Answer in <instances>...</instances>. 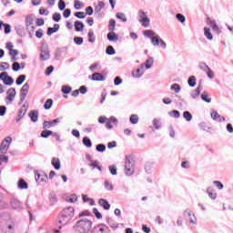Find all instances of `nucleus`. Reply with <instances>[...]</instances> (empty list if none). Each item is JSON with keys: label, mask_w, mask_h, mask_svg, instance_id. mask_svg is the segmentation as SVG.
I'll use <instances>...</instances> for the list:
<instances>
[{"label": "nucleus", "mask_w": 233, "mask_h": 233, "mask_svg": "<svg viewBox=\"0 0 233 233\" xmlns=\"http://www.w3.org/2000/svg\"><path fill=\"white\" fill-rule=\"evenodd\" d=\"M211 117L212 119H214L215 121H225V117L219 116V113H218L217 111H213L211 113Z\"/></svg>", "instance_id": "17"}, {"label": "nucleus", "mask_w": 233, "mask_h": 233, "mask_svg": "<svg viewBox=\"0 0 233 233\" xmlns=\"http://www.w3.org/2000/svg\"><path fill=\"white\" fill-rule=\"evenodd\" d=\"M83 145H85V147H86L87 148H90L92 147V140H90V138H88L87 137H85L83 138Z\"/></svg>", "instance_id": "31"}, {"label": "nucleus", "mask_w": 233, "mask_h": 233, "mask_svg": "<svg viewBox=\"0 0 233 233\" xmlns=\"http://www.w3.org/2000/svg\"><path fill=\"white\" fill-rule=\"evenodd\" d=\"M116 18L123 21V23H127V15H125L123 13H116Z\"/></svg>", "instance_id": "42"}, {"label": "nucleus", "mask_w": 233, "mask_h": 233, "mask_svg": "<svg viewBox=\"0 0 233 233\" xmlns=\"http://www.w3.org/2000/svg\"><path fill=\"white\" fill-rule=\"evenodd\" d=\"M92 81H105V76L101 73H94L92 75Z\"/></svg>", "instance_id": "15"}, {"label": "nucleus", "mask_w": 233, "mask_h": 233, "mask_svg": "<svg viewBox=\"0 0 233 233\" xmlns=\"http://www.w3.org/2000/svg\"><path fill=\"white\" fill-rule=\"evenodd\" d=\"M204 35L207 37V39H208L209 41H212L213 36H212V33L210 32V28L208 27L204 28Z\"/></svg>", "instance_id": "25"}, {"label": "nucleus", "mask_w": 233, "mask_h": 233, "mask_svg": "<svg viewBox=\"0 0 233 233\" xmlns=\"http://www.w3.org/2000/svg\"><path fill=\"white\" fill-rule=\"evenodd\" d=\"M88 41L89 43H94V41H96V35H94V31L88 32Z\"/></svg>", "instance_id": "46"}, {"label": "nucleus", "mask_w": 233, "mask_h": 233, "mask_svg": "<svg viewBox=\"0 0 233 233\" xmlns=\"http://www.w3.org/2000/svg\"><path fill=\"white\" fill-rule=\"evenodd\" d=\"M74 6L76 10H80L81 6H83V4L79 0H75Z\"/></svg>", "instance_id": "57"}, {"label": "nucleus", "mask_w": 233, "mask_h": 233, "mask_svg": "<svg viewBox=\"0 0 233 233\" xmlns=\"http://www.w3.org/2000/svg\"><path fill=\"white\" fill-rule=\"evenodd\" d=\"M159 37L158 36H153L151 38V43L154 46H159Z\"/></svg>", "instance_id": "43"}, {"label": "nucleus", "mask_w": 233, "mask_h": 233, "mask_svg": "<svg viewBox=\"0 0 233 233\" xmlns=\"http://www.w3.org/2000/svg\"><path fill=\"white\" fill-rule=\"evenodd\" d=\"M187 83L189 86H196V76H190L187 80Z\"/></svg>", "instance_id": "52"}, {"label": "nucleus", "mask_w": 233, "mask_h": 233, "mask_svg": "<svg viewBox=\"0 0 233 233\" xmlns=\"http://www.w3.org/2000/svg\"><path fill=\"white\" fill-rule=\"evenodd\" d=\"M201 99L206 101V103H210V101H212V99L208 97V94H207V92L202 93Z\"/></svg>", "instance_id": "38"}, {"label": "nucleus", "mask_w": 233, "mask_h": 233, "mask_svg": "<svg viewBox=\"0 0 233 233\" xmlns=\"http://www.w3.org/2000/svg\"><path fill=\"white\" fill-rule=\"evenodd\" d=\"M5 48L9 51V56H12L13 61H15L17 59L16 56H18L19 52L14 49V45L11 42H8Z\"/></svg>", "instance_id": "6"}, {"label": "nucleus", "mask_w": 233, "mask_h": 233, "mask_svg": "<svg viewBox=\"0 0 233 233\" xmlns=\"http://www.w3.org/2000/svg\"><path fill=\"white\" fill-rule=\"evenodd\" d=\"M207 25L211 26L212 30H214L216 33L221 34V29L219 28L218 24H216V21L210 19V17L207 18Z\"/></svg>", "instance_id": "9"}, {"label": "nucleus", "mask_w": 233, "mask_h": 233, "mask_svg": "<svg viewBox=\"0 0 233 233\" xmlns=\"http://www.w3.org/2000/svg\"><path fill=\"white\" fill-rule=\"evenodd\" d=\"M107 39L108 41H117L119 39V36L114 33V31L107 34Z\"/></svg>", "instance_id": "22"}, {"label": "nucleus", "mask_w": 233, "mask_h": 233, "mask_svg": "<svg viewBox=\"0 0 233 233\" xmlns=\"http://www.w3.org/2000/svg\"><path fill=\"white\" fill-rule=\"evenodd\" d=\"M18 188L21 190L28 188V184L25 181V179L21 178L18 181Z\"/></svg>", "instance_id": "23"}, {"label": "nucleus", "mask_w": 233, "mask_h": 233, "mask_svg": "<svg viewBox=\"0 0 233 233\" xmlns=\"http://www.w3.org/2000/svg\"><path fill=\"white\" fill-rule=\"evenodd\" d=\"M49 58H50V52H48V50H42L40 54L41 61H46Z\"/></svg>", "instance_id": "16"}, {"label": "nucleus", "mask_w": 233, "mask_h": 233, "mask_svg": "<svg viewBox=\"0 0 233 233\" xmlns=\"http://www.w3.org/2000/svg\"><path fill=\"white\" fill-rule=\"evenodd\" d=\"M29 90H30V85H28L27 83L25 84L22 86V88L20 90V99H21V101H25Z\"/></svg>", "instance_id": "8"}, {"label": "nucleus", "mask_w": 233, "mask_h": 233, "mask_svg": "<svg viewBox=\"0 0 233 233\" xmlns=\"http://www.w3.org/2000/svg\"><path fill=\"white\" fill-rule=\"evenodd\" d=\"M2 232L4 233H14V225H7L2 227Z\"/></svg>", "instance_id": "20"}, {"label": "nucleus", "mask_w": 233, "mask_h": 233, "mask_svg": "<svg viewBox=\"0 0 233 233\" xmlns=\"http://www.w3.org/2000/svg\"><path fill=\"white\" fill-rule=\"evenodd\" d=\"M139 23H141L142 26H145V28H147V26H150V18L148 17L143 18V20H139Z\"/></svg>", "instance_id": "30"}, {"label": "nucleus", "mask_w": 233, "mask_h": 233, "mask_svg": "<svg viewBox=\"0 0 233 233\" xmlns=\"http://www.w3.org/2000/svg\"><path fill=\"white\" fill-rule=\"evenodd\" d=\"M207 193L210 199H216V197L218 196L216 190H214L212 187H208Z\"/></svg>", "instance_id": "18"}, {"label": "nucleus", "mask_w": 233, "mask_h": 233, "mask_svg": "<svg viewBox=\"0 0 233 233\" xmlns=\"http://www.w3.org/2000/svg\"><path fill=\"white\" fill-rule=\"evenodd\" d=\"M183 116L186 118V121H192V114L190 112L185 111Z\"/></svg>", "instance_id": "45"}, {"label": "nucleus", "mask_w": 233, "mask_h": 233, "mask_svg": "<svg viewBox=\"0 0 233 233\" xmlns=\"http://www.w3.org/2000/svg\"><path fill=\"white\" fill-rule=\"evenodd\" d=\"M25 114H26V107H25V106H23L19 109V111H18L17 121L21 120V118H23Z\"/></svg>", "instance_id": "21"}, {"label": "nucleus", "mask_w": 233, "mask_h": 233, "mask_svg": "<svg viewBox=\"0 0 233 233\" xmlns=\"http://www.w3.org/2000/svg\"><path fill=\"white\" fill-rule=\"evenodd\" d=\"M39 14H40V15H49L50 11H48V9H46L45 7H40Z\"/></svg>", "instance_id": "44"}, {"label": "nucleus", "mask_w": 233, "mask_h": 233, "mask_svg": "<svg viewBox=\"0 0 233 233\" xmlns=\"http://www.w3.org/2000/svg\"><path fill=\"white\" fill-rule=\"evenodd\" d=\"M43 127L44 128H52V127H54V124L52 123V121H44Z\"/></svg>", "instance_id": "58"}, {"label": "nucleus", "mask_w": 233, "mask_h": 233, "mask_svg": "<svg viewBox=\"0 0 233 233\" xmlns=\"http://www.w3.org/2000/svg\"><path fill=\"white\" fill-rule=\"evenodd\" d=\"M53 19L56 22L59 23L61 21V14L56 13L53 15Z\"/></svg>", "instance_id": "63"}, {"label": "nucleus", "mask_w": 233, "mask_h": 233, "mask_svg": "<svg viewBox=\"0 0 233 233\" xmlns=\"http://www.w3.org/2000/svg\"><path fill=\"white\" fill-rule=\"evenodd\" d=\"M199 94H201L200 86L197 87V89L193 92L192 97L195 99V97H198V96H199Z\"/></svg>", "instance_id": "59"}, {"label": "nucleus", "mask_w": 233, "mask_h": 233, "mask_svg": "<svg viewBox=\"0 0 233 233\" xmlns=\"http://www.w3.org/2000/svg\"><path fill=\"white\" fill-rule=\"evenodd\" d=\"M106 54H107V56H114V54H116V50L112 46H108L106 47Z\"/></svg>", "instance_id": "37"}, {"label": "nucleus", "mask_w": 233, "mask_h": 233, "mask_svg": "<svg viewBox=\"0 0 233 233\" xmlns=\"http://www.w3.org/2000/svg\"><path fill=\"white\" fill-rule=\"evenodd\" d=\"M125 172L127 176H132L134 174V165L130 157H126Z\"/></svg>", "instance_id": "4"}, {"label": "nucleus", "mask_w": 233, "mask_h": 233, "mask_svg": "<svg viewBox=\"0 0 233 233\" xmlns=\"http://www.w3.org/2000/svg\"><path fill=\"white\" fill-rule=\"evenodd\" d=\"M184 218V221H188L190 225H196L198 219L196 218V215L190 209H187L182 215Z\"/></svg>", "instance_id": "3"}, {"label": "nucleus", "mask_w": 233, "mask_h": 233, "mask_svg": "<svg viewBox=\"0 0 233 233\" xmlns=\"http://www.w3.org/2000/svg\"><path fill=\"white\" fill-rule=\"evenodd\" d=\"M10 68V64L4 62L0 64V72H3V70H8Z\"/></svg>", "instance_id": "41"}, {"label": "nucleus", "mask_w": 233, "mask_h": 233, "mask_svg": "<svg viewBox=\"0 0 233 233\" xmlns=\"http://www.w3.org/2000/svg\"><path fill=\"white\" fill-rule=\"evenodd\" d=\"M93 213L95 214L97 219H103V215H101V213L99 212V210H97V208H94Z\"/></svg>", "instance_id": "48"}, {"label": "nucleus", "mask_w": 233, "mask_h": 233, "mask_svg": "<svg viewBox=\"0 0 233 233\" xmlns=\"http://www.w3.org/2000/svg\"><path fill=\"white\" fill-rule=\"evenodd\" d=\"M106 150V146L103 145V144H98L96 146V151L97 152H105Z\"/></svg>", "instance_id": "49"}, {"label": "nucleus", "mask_w": 233, "mask_h": 233, "mask_svg": "<svg viewBox=\"0 0 233 233\" xmlns=\"http://www.w3.org/2000/svg\"><path fill=\"white\" fill-rule=\"evenodd\" d=\"M82 199L84 203H89L90 205H96V201L94 199L88 198L86 195H82Z\"/></svg>", "instance_id": "27"}, {"label": "nucleus", "mask_w": 233, "mask_h": 233, "mask_svg": "<svg viewBox=\"0 0 233 233\" xmlns=\"http://www.w3.org/2000/svg\"><path fill=\"white\" fill-rule=\"evenodd\" d=\"M105 8V3L99 2L98 5L95 7V12H101Z\"/></svg>", "instance_id": "39"}, {"label": "nucleus", "mask_w": 233, "mask_h": 233, "mask_svg": "<svg viewBox=\"0 0 233 233\" xmlns=\"http://www.w3.org/2000/svg\"><path fill=\"white\" fill-rule=\"evenodd\" d=\"M98 204L100 207L104 208V210H110V203L105 198H101L98 200Z\"/></svg>", "instance_id": "11"}, {"label": "nucleus", "mask_w": 233, "mask_h": 233, "mask_svg": "<svg viewBox=\"0 0 233 233\" xmlns=\"http://www.w3.org/2000/svg\"><path fill=\"white\" fill-rule=\"evenodd\" d=\"M52 166L56 170H59L61 168V160L57 157H54L51 161Z\"/></svg>", "instance_id": "14"}, {"label": "nucleus", "mask_w": 233, "mask_h": 233, "mask_svg": "<svg viewBox=\"0 0 233 233\" xmlns=\"http://www.w3.org/2000/svg\"><path fill=\"white\" fill-rule=\"evenodd\" d=\"M169 116H171V117H179L180 114L179 111L177 110H172L171 112H169Z\"/></svg>", "instance_id": "60"}, {"label": "nucleus", "mask_w": 233, "mask_h": 233, "mask_svg": "<svg viewBox=\"0 0 233 233\" xmlns=\"http://www.w3.org/2000/svg\"><path fill=\"white\" fill-rule=\"evenodd\" d=\"M129 121L132 123V125H137L139 122V116H137V115H132L129 118Z\"/></svg>", "instance_id": "32"}, {"label": "nucleus", "mask_w": 233, "mask_h": 233, "mask_svg": "<svg viewBox=\"0 0 233 233\" xmlns=\"http://www.w3.org/2000/svg\"><path fill=\"white\" fill-rule=\"evenodd\" d=\"M62 92L63 94H70V92H72V87L64 86H62Z\"/></svg>", "instance_id": "54"}, {"label": "nucleus", "mask_w": 233, "mask_h": 233, "mask_svg": "<svg viewBox=\"0 0 233 233\" xmlns=\"http://www.w3.org/2000/svg\"><path fill=\"white\" fill-rule=\"evenodd\" d=\"M58 8L59 10H65V8H66V4L65 3V1L60 0L58 2Z\"/></svg>", "instance_id": "61"}, {"label": "nucleus", "mask_w": 233, "mask_h": 233, "mask_svg": "<svg viewBox=\"0 0 233 233\" xmlns=\"http://www.w3.org/2000/svg\"><path fill=\"white\" fill-rule=\"evenodd\" d=\"M29 117L31 118V121H33V123H36L39 115L37 114V111H32L31 113H29Z\"/></svg>", "instance_id": "24"}, {"label": "nucleus", "mask_w": 233, "mask_h": 233, "mask_svg": "<svg viewBox=\"0 0 233 233\" xmlns=\"http://www.w3.org/2000/svg\"><path fill=\"white\" fill-rule=\"evenodd\" d=\"M144 35H146V37H152V35H156V33L152 30H146L144 31Z\"/></svg>", "instance_id": "56"}, {"label": "nucleus", "mask_w": 233, "mask_h": 233, "mask_svg": "<svg viewBox=\"0 0 233 233\" xmlns=\"http://www.w3.org/2000/svg\"><path fill=\"white\" fill-rule=\"evenodd\" d=\"M76 214V209L74 207H68L64 208L60 215L58 216V223L62 225V227H65L72 221V218H74Z\"/></svg>", "instance_id": "1"}, {"label": "nucleus", "mask_w": 233, "mask_h": 233, "mask_svg": "<svg viewBox=\"0 0 233 233\" xmlns=\"http://www.w3.org/2000/svg\"><path fill=\"white\" fill-rule=\"evenodd\" d=\"M49 136H54V132H52L51 130H44L41 133V137H49Z\"/></svg>", "instance_id": "35"}, {"label": "nucleus", "mask_w": 233, "mask_h": 233, "mask_svg": "<svg viewBox=\"0 0 233 233\" xmlns=\"http://www.w3.org/2000/svg\"><path fill=\"white\" fill-rule=\"evenodd\" d=\"M171 90H174L177 94L181 90V86L178 84H173L171 86Z\"/></svg>", "instance_id": "53"}, {"label": "nucleus", "mask_w": 233, "mask_h": 233, "mask_svg": "<svg viewBox=\"0 0 233 233\" xmlns=\"http://www.w3.org/2000/svg\"><path fill=\"white\" fill-rule=\"evenodd\" d=\"M152 65H154V58L149 57L147 61H146V68H151Z\"/></svg>", "instance_id": "47"}, {"label": "nucleus", "mask_w": 233, "mask_h": 233, "mask_svg": "<svg viewBox=\"0 0 233 233\" xmlns=\"http://www.w3.org/2000/svg\"><path fill=\"white\" fill-rule=\"evenodd\" d=\"M108 30L109 32H114V30H116V20L111 19L109 21Z\"/></svg>", "instance_id": "34"}, {"label": "nucleus", "mask_w": 233, "mask_h": 233, "mask_svg": "<svg viewBox=\"0 0 233 233\" xmlns=\"http://www.w3.org/2000/svg\"><path fill=\"white\" fill-rule=\"evenodd\" d=\"M92 225H94L92 220H90L88 218H85V219H80V220L76 221L74 228L79 233H89L90 230H92Z\"/></svg>", "instance_id": "2"}, {"label": "nucleus", "mask_w": 233, "mask_h": 233, "mask_svg": "<svg viewBox=\"0 0 233 233\" xmlns=\"http://www.w3.org/2000/svg\"><path fill=\"white\" fill-rule=\"evenodd\" d=\"M183 223H185V218L182 215L181 217H179L177 218V227H183Z\"/></svg>", "instance_id": "55"}, {"label": "nucleus", "mask_w": 233, "mask_h": 233, "mask_svg": "<svg viewBox=\"0 0 233 233\" xmlns=\"http://www.w3.org/2000/svg\"><path fill=\"white\" fill-rule=\"evenodd\" d=\"M12 143V137H5L0 146V152L1 154H6V152H8V148H10V145Z\"/></svg>", "instance_id": "5"}, {"label": "nucleus", "mask_w": 233, "mask_h": 233, "mask_svg": "<svg viewBox=\"0 0 233 233\" xmlns=\"http://www.w3.org/2000/svg\"><path fill=\"white\" fill-rule=\"evenodd\" d=\"M202 69H204V71L207 72V76L208 77H209V79H214V72H212V69H210L208 66L204 65L202 66Z\"/></svg>", "instance_id": "13"}, {"label": "nucleus", "mask_w": 233, "mask_h": 233, "mask_svg": "<svg viewBox=\"0 0 233 233\" xmlns=\"http://www.w3.org/2000/svg\"><path fill=\"white\" fill-rule=\"evenodd\" d=\"M11 205H12L13 208H15V209L21 208V202H19V200H17V199H13L11 201Z\"/></svg>", "instance_id": "33"}, {"label": "nucleus", "mask_w": 233, "mask_h": 233, "mask_svg": "<svg viewBox=\"0 0 233 233\" xmlns=\"http://www.w3.org/2000/svg\"><path fill=\"white\" fill-rule=\"evenodd\" d=\"M54 72V66H50L46 69L45 75L46 76H50Z\"/></svg>", "instance_id": "62"}, {"label": "nucleus", "mask_w": 233, "mask_h": 233, "mask_svg": "<svg viewBox=\"0 0 233 233\" xmlns=\"http://www.w3.org/2000/svg\"><path fill=\"white\" fill-rule=\"evenodd\" d=\"M108 225L111 228H117V227H119V224L113 219L108 220Z\"/></svg>", "instance_id": "50"}, {"label": "nucleus", "mask_w": 233, "mask_h": 233, "mask_svg": "<svg viewBox=\"0 0 233 233\" xmlns=\"http://www.w3.org/2000/svg\"><path fill=\"white\" fill-rule=\"evenodd\" d=\"M25 24H26V26H32V25H34V17H32V15L26 16Z\"/></svg>", "instance_id": "36"}, {"label": "nucleus", "mask_w": 233, "mask_h": 233, "mask_svg": "<svg viewBox=\"0 0 233 233\" xmlns=\"http://www.w3.org/2000/svg\"><path fill=\"white\" fill-rule=\"evenodd\" d=\"M25 79H26V76L25 75L19 76L18 78L16 79V85H23V83H25Z\"/></svg>", "instance_id": "40"}, {"label": "nucleus", "mask_w": 233, "mask_h": 233, "mask_svg": "<svg viewBox=\"0 0 233 233\" xmlns=\"http://www.w3.org/2000/svg\"><path fill=\"white\" fill-rule=\"evenodd\" d=\"M52 105H54V100H52V98H49L44 104V108L46 110H50V108H52Z\"/></svg>", "instance_id": "28"}, {"label": "nucleus", "mask_w": 233, "mask_h": 233, "mask_svg": "<svg viewBox=\"0 0 233 233\" xmlns=\"http://www.w3.org/2000/svg\"><path fill=\"white\" fill-rule=\"evenodd\" d=\"M132 74H133V77H141L143 73H141V69H137Z\"/></svg>", "instance_id": "64"}, {"label": "nucleus", "mask_w": 233, "mask_h": 233, "mask_svg": "<svg viewBox=\"0 0 233 233\" xmlns=\"http://www.w3.org/2000/svg\"><path fill=\"white\" fill-rule=\"evenodd\" d=\"M83 28H85V25H83V22H80V21L75 22V30L76 32H83Z\"/></svg>", "instance_id": "19"}, {"label": "nucleus", "mask_w": 233, "mask_h": 233, "mask_svg": "<svg viewBox=\"0 0 233 233\" xmlns=\"http://www.w3.org/2000/svg\"><path fill=\"white\" fill-rule=\"evenodd\" d=\"M107 230H108V227L103 224H98L95 226L89 233H107L106 232Z\"/></svg>", "instance_id": "7"}, {"label": "nucleus", "mask_w": 233, "mask_h": 233, "mask_svg": "<svg viewBox=\"0 0 233 233\" xmlns=\"http://www.w3.org/2000/svg\"><path fill=\"white\" fill-rule=\"evenodd\" d=\"M66 201L67 203H76L77 201V196L76 194H73L66 198Z\"/></svg>", "instance_id": "29"}, {"label": "nucleus", "mask_w": 233, "mask_h": 233, "mask_svg": "<svg viewBox=\"0 0 233 233\" xmlns=\"http://www.w3.org/2000/svg\"><path fill=\"white\" fill-rule=\"evenodd\" d=\"M37 183H46L48 176L46 174H38L35 177Z\"/></svg>", "instance_id": "12"}, {"label": "nucleus", "mask_w": 233, "mask_h": 233, "mask_svg": "<svg viewBox=\"0 0 233 233\" xmlns=\"http://www.w3.org/2000/svg\"><path fill=\"white\" fill-rule=\"evenodd\" d=\"M15 97V88L12 87L10 89H8L7 91V101L9 103H12V101H14V98Z\"/></svg>", "instance_id": "10"}, {"label": "nucleus", "mask_w": 233, "mask_h": 233, "mask_svg": "<svg viewBox=\"0 0 233 233\" xmlns=\"http://www.w3.org/2000/svg\"><path fill=\"white\" fill-rule=\"evenodd\" d=\"M75 17H77L78 19H85L86 17V15L85 12H76L75 14Z\"/></svg>", "instance_id": "51"}, {"label": "nucleus", "mask_w": 233, "mask_h": 233, "mask_svg": "<svg viewBox=\"0 0 233 233\" xmlns=\"http://www.w3.org/2000/svg\"><path fill=\"white\" fill-rule=\"evenodd\" d=\"M89 167H92V168H97V170H99V172H101V166H99V162L97 160H92L89 163Z\"/></svg>", "instance_id": "26"}]
</instances>
